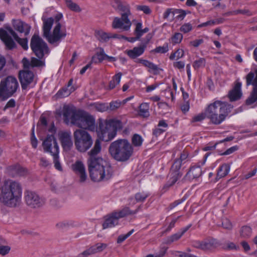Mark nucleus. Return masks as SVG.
Here are the masks:
<instances>
[{"instance_id": "nucleus-1", "label": "nucleus", "mask_w": 257, "mask_h": 257, "mask_svg": "<svg viewBox=\"0 0 257 257\" xmlns=\"http://www.w3.org/2000/svg\"><path fill=\"white\" fill-rule=\"evenodd\" d=\"M233 106L225 101L215 100L206 107L204 113L194 116L191 122H199L205 117L215 125L221 124L230 113Z\"/></svg>"}, {"instance_id": "nucleus-11", "label": "nucleus", "mask_w": 257, "mask_h": 257, "mask_svg": "<svg viewBox=\"0 0 257 257\" xmlns=\"http://www.w3.org/2000/svg\"><path fill=\"white\" fill-rule=\"evenodd\" d=\"M30 47L33 52L39 59H42L45 54H48L49 52L47 43L36 34H34L31 38Z\"/></svg>"}, {"instance_id": "nucleus-12", "label": "nucleus", "mask_w": 257, "mask_h": 257, "mask_svg": "<svg viewBox=\"0 0 257 257\" xmlns=\"http://www.w3.org/2000/svg\"><path fill=\"white\" fill-rule=\"evenodd\" d=\"M26 204L32 208L41 207L45 204L44 199L35 192L27 190L24 193Z\"/></svg>"}, {"instance_id": "nucleus-47", "label": "nucleus", "mask_w": 257, "mask_h": 257, "mask_svg": "<svg viewBox=\"0 0 257 257\" xmlns=\"http://www.w3.org/2000/svg\"><path fill=\"white\" fill-rule=\"evenodd\" d=\"M169 50L168 44L166 43L163 46L156 47L153 51L157 53L164 54L167 52Z\"/></svg>"}, {"instance_id": "nucleus-31", "label": "nucleus", "mask_w": 257, "mask_h": 257, "mask_svg": "<svg viewBox=\"0 0 257 257\" xmlns=\"http://www.w3.org/2000/svg\"><path fill=\"white\" fill-rule=\"evenodd\" d=\"M95 35L96 38L101 42H106L108 41L110 38H116V35L111 36L110 34L105 33L102 30L96 31Z\"/></svg>"}, {"instance_id": "nucleus-52", "label": "nucleus", "mask_w": 257, "mask_h": 257, "mask_svg": "<svg viewBox=\"0 0 257 257\" xmlns=\"http://www.w3.org/2000/svg\"><path fill=\"white\" fill-rule=\"evenodd\" d=\"M92 246L94 248L93 250L95 253L103 250L107 247V244L104 243H97Z\"/></svg>"}, {"instance_id": "nucleus-45", "label": "nucleus", "mask_w": 257, "mask_h": 257, "mask_svg": "<svg viewBox=\"0 0 257 257\" xmlns=\"http://www.w3.org/2000/svg\"><path fill=\"white\" fill-rule=\"evenodd\" d=\"M251 233V228L247 226H243L240 230V235L244 238L250 236Z\"/></svg>"}, {"instance_id": "nucleus-38", "label": "nucleus", "mask_w": 257, "mask_h": 257, "mask_svg": "<svg viewBox=\"0 0 257 257\" xmlns=\"http://www.w3.org/2000/svg\"><path fill=\"white\" fill-rule=\"evenodd\" d=\"M182 237L178 232L173 234L170 236H168L164 240V243L166 244H170L173 242L178 240Z\"/></svg>"}, {"instance_id": "nucleus-23", "label": "nucleus", "mask_w": 257, "mask_h": 257, "mask_svg": "<svg viewBox=\"0 0 257 257\" xmlns=\"http://www.w3.org/2000/svg\"><path fill=\"white\" fill-rule=\"evenodd\" d=\"M73 169L74 172L79 176L80 182H85L87 178V175L85 166L82 162L80 161H76L73 165Z\"/></svg>"}, {"instance_id": "nucleus-41", "label": "nucleus", "mask_w": 257, "mask_h": 257, "mask_svg": "<svg viewBox=\"0 0 257 257\" xmlns=\"http://www.w3.org/2000/svg\"><path fill=\"white\" fill-rule=\"evenodd\" d=\"M206 64V60L204 58H199L198 59L194 61L193 64V67L195 70H198L199 68H203Z\"/></svg>"}, {"instance_id": "nucleus-48", "label": "nucleus", "mask_w": 257, "mask_h": 257, "mask_svg": "<svg viewBox=\"0 0 257 257\" xmlns=\"http://www.w3.org/2000/svg\"><path fill=\"white\" fill-rule=\"evenodd\" d=\"M229 15H237L238 14L247 15L248 16H251V13L246 9L244 10H236L235 11H231L228 13Z\"/></svg>"}, {"instance_id": "nucleus-42", "label": "nucleus", "mask_w": 257, "mask_h": 257, "mask_svg": "<svg viewBox=\"0 0 257 257\" xmlns=\"http://www.w3.org/2000/svg\"><path fill=\"white\" fill-rule=\"evenodd\" d=\"M65 2L67 7L71 11L75 12H79L81 11V9L79 6L76 3L72 2L71 0H65Z\"/></svg>"}, {"instance_id": "nucleus-64", "label": "nucleus", "mask_w": 257, "mask_h": 257, "mask_svg": "<svg viewBox=\"0 0 257 257\" xmlns=\"http://www.w3.org/2000/svg\"><path fill=\"white\" fill-rule=\"evenodd\" d=\"M204 42L203 39H195L190 42V45L194 47H198Z\"/></svg>"}, {"instance_id": "nucleus-39", "label": "nucleus", "mask_w": 257, "mask_h": 257, "mask_svg": "<svg viewBox=\"0 0 257 257\" xmlns=\"http://www.w3.org/2000/svg\"><path fill=\"white\" fill-rule=\"evenodd\" d=\"M183 164L180 162L179 160L176 159L171 166L170 172L171 175H173V173H180V169Z\"/></svg>"}, {"instance_id": "nucleus-17", "label": "nucleus", "mask_w": 257, "mask_h": 257, "mask_svg": "<svg viewBox=\"0 0 257 257\" xmlns=\"http://www.w3.org/2000/svg\"><path fill=\"white\" fill-rule=\"evenodd\" d=\"M34 75L32 71L24 69L19 73V78L22 89H26L33 81Z\"/></svg>"}, {"instance_id": "nucleus-15", "label": "nucleus", "mask_w": 257, "mask_h": 257, "mask_svg": "<svg viewBox=\"0 0 257 257\" xmlns=\"http://www.w3.org/2000/svg\"><path fill=\"white\" fill-rule=\"evenodd\" d=\"M111 5L120 13L121 16L128 18L131 16V7L126 2L122 0H112Z\"/></svg>"}, {"instance_id": "nucleus-22", "label": "nucleus", "mask_w": 257, "mask_h": 257, "mask_svg": "<svg viewBox=\"0 0 257 257\" xmlns=\"http://www.w3.org/2000/svg\"><path fill=\"white\" fill-rule=\"evenodd\" d=\"M101 149L100 142L99 140H96L94 143L93 148L88 153L89 158L88 159V164L92 161L97 162L98 159H102L101 157H97V155L100 153Z\"/></svg>"}, {"instance_id": "nucleus-5", "label": "nucleus", "mask_w": 257, "mask_h": 257, "mask_svg": "<svg viewBox=\"0 0 257 257\" xmlns=\"http://www.w3.org/2000/svg\"><path fill=\"white\" fill-rule=\"evenodd\" d=\"M42 20L43 22V37L50 44L55 46H58L61 40L66 37L67 35L66 31H61V24L57 23L51 33L50 31L54 23V19L52 17L46 18L43 17Z\"/></svg>"}, {"instance_id": "nucleus-25", "label": "nucleus", "mask_w": 257, "mask_h": 257, "mask_svg": "<svg viewBox=\"0 0 257 257\" xmlns=\"http://www.w3.org/2000/svg\"><path fill=\"white\" fill-rule=\"evenodd\" d=\"M202 171L199 166H193L190 168L189 171L184 177L185 180L192 181L199 178L202 175Z\"/></svg>"}, {"instance_id": "nucleus-21", "label": "nucleus", "mask_w": 257, "mask_h": 257, "mask_svg": "<svg viewBox=\"0 0 257 257\" xmlns=\"http://www.w3.org/2000/svg\"><path fill=\"white\" fill-rule=\"evenodd\" d=\"M13 26L15 30L20 33H24L25 36L29 34L31 28L30 25L19 20H13Z\"/></svg>"}, {"instance_id": "nucleus-13", "label": "nucleus", "mask_w": 257, "mask_h": 257, "mask_svg": "<svg viewBox=\"0 0 257 257\" xmlns=\"http://www.w3.org/2000/svg\"><path fill=\"white\" fill-rule=\"evenodd\" d=\"M220 245V242L213 238H207L203 240H194L192 242L193 247L204 251L211 250Z\"/></svg>"}, {"instance_id": "nucleus-29", "label": "nucleus", "mask_w": 257, "mask_h": 257, "mask_svg": "<svg viewBox=\"0 0 257 257\" xmlns=\"http://www.w3.org/2000/svg\"><path fill=\"white\" fill-rule=\"evenodd\" d=\"M168 124L164 119L160 120L158 124L154 129L153 130V135L156 138H158L161 134L164 133L167 130L168 127Z\"/></svg>"}, {"instance_id": "nucleus-24", "label": "nucleus", "mask_w": 257, "mask_h": 257, "mask_svg": "<svg viewBox=\"0 0 257 257\" xmlns=\"http://www.w3.org/2000/svg\"><path fill=\"white\" fill-rule=\"evenodd\" d=\"M141 208V205H140L136 210H131L129 207H125L122 209L113 212V215L118 220L121 218L130 215H134L137 213Z\"/></svg>"}, {"instance_id": "nucleus-44", "label": "nucleus", "mask_w": 257, "mask_h": 257, "mask_svg": "<svg viewBox=\"0 0 257 257\" xmlns=\"http://www.w3.org/2000/svg\"><path fill=\"white\" fill-rule=\"evenodd\" d=\"M93 105L94 108L98 111L104 112L109 110V106L106 103H96Z\"/></svg>"}, {"instance_id": "nucleus-62", "label": "nucleus", "mask_w": 257, "mask_h": 257, "mask_svg": "<svg viewBox=\"0 0 257 257\" xmlns=\"http://www.w3.org/2000/svg\"><path fill=\"white\" fill-rule=\"evenodd\" d=\"M222 225L223 227L226 229L230 230L232 228V225L231 222L227 218L223 219Z\"/></svg>"}, {"instance_id": "nucleus-9", "label": "nucleus", "mask_w": 257, "mask_h": 257, "mask_svg": "<svg viewBox=\"0 0 257 257\" xmlns=\"http://www.w3.org/2000/svg\"><path fill=\"white\" fill-rule=\"evenodd\" d=\"M74 144L76 149L80 152H85L92 145L91 136L85 131L76 130L73 134Z\"/></svg>"}, {"instance_id": "nucleus-54", "label": "nucleus", "mask_w": 257, "mask_h": 257, "mask_svg": "<svg viewBox=\"0 0 257 257\" xmlns=\"http://www.w3.org/2000/svg\"><path fill=\"white\" fill-rule=\"evenodd\" d=\"M193 29V27L190 23H185L181 26L180 28V31L184 33H187L191 31Z\"/></svg>"}, {"instance_id": "nucleus-43", "label": "nucleus", "mask_w": 257, "mask_h": 257, "mask_svg": "<svg viewBox=\"0 0 257 257\" xmlns=\"http://www.w3.org/2000/svg\"><path fill=\"white\" fill-rule=\"evenodd\" d=\"M72 225L73 223L71 221L65 220L57 223L56 226L58 229L64 230L67 229L70 226H72Z\"/></svg>"}, {"instance_id": "nucleus-4", "label": "nucleus", "mask_w": 257, "mask_h": 257, "mask_svg": "<svg viewBox=\"0 0 257 257\" xmlns=\"http://www.w3.org/2000/svg\"><path fill=\"white\" fill-rule=\"evenodd\" d=\"M111 157L118 162H125L134 153V148L127 139H118L111 143L108 148Z\"/></svg>"}, {"instance_id": "nucleus-59", "label": "nucleus", "mask_w": 257, "mask_h": 257, "mask_svg": "<svg viewBox=\"0 0 257 257\" xmlns=\"http://www.w3.org/2000/svg\"><path fill=\"white\" fill-rule=\"evenodd\" d=\"M11 250V247L8 245H0V254L5 255L8 254Z\"/></svg>"}, {"instance_id": "nucleus-7", "label": "nucleus", "mask_w": 257, "mask_h": 257, "mask_svg": "<svg viewBox=\"0 0 257 257\" xmlns=\"http://www.w3.org/2000/svg\"><path fill=\"white\" fill-rule=\"evenodd\" d=\"M12 36L25 50H28V41L27 38H21L11 27L7 28V30L0 29V39L5 44L7 49L9 50H12L16 47V44L12 39Z\"/></svg>"}, {"instance_id": "nucleus-60", "label": "nucleus", "mask_w": 257, "mask_h": 257, "mask_svg": "<svg viewBox=\"0 0 257 257\" xmlns=\"http://www.w3.org/2000/svg\"><path fill=\"white\" fill-rule=\"evenodd\" d=\"M164 94L165 97L168 99H171L172 101H173L174 99V95L173 92L171 89V88H169L166 89L164 91Z\"/></svg>"}, {"instance_id": "nucleus-50", "label": "nucleus", "mask_w": 257, "mask_h": 257, "mask_svg": "<svg viewBox=\"0 0 257 257\" xmlns=\"http://www.w3.org/2000/svg\"><path fill=\"white\" fill-rule=\"evenodd\" d=\"M41 59H37L35 57H33L31 59V66L32 67H41L45 65L44 62L43 61L41 60Z\"/></svg>"}, {"instance_id": "nucleus-32", "label": "nucleus", "mask_w": 257, "mask_h": 257, "mask_svg": "<svg viewBox=\"0 0 257 257\" xmlns=\"http://www.w3.org/2000/svg\"><path fill=\"white\" fill-rule=\"evenodd\" d=\"M253 84L255 85V88H253L249 96L245 101V103L247 105H250L257 100V78Z\"/></svg>"}, {"instance_id": "nucleus-61", "label": "nucleus", "mask_w": 257, "mask_h": 257, "mask_svg": "<svg viewBox=\"0 0 257 257\" xmlns=\"http://www.w3.org/2000/svg\"><path fill=\"white\" fill-rule=\"evenodd\" d=\"M186 199V197L185 196H184L182 198L180 199L177 200L173 202V203H171L169 205V208L170 209H172L177 205H179L180 204L182 203L183 202H184Z\"/></svg>"}, {"instance_id": "nucleus-6", "label": "nucleus", "mask_w": 257, "mask_h": 257, "mask_svg": "<svg viewBox=\"0 0 257 257\" xmlns=\"http://www.w3.org/2000/svg\"><path fill=\"white\" fill-rule=\"evenodd\" d=\"M122 128L121 121L115 119L108 120L99 119V126L97 130L99 139L104 142H108L113 139L118 130Z\"/></svg>"}, {"instance_id": "nucleus-63", "label": "nucleus", "mask_w": 257, "mask_h": 257, "mask_svg": "<svg viewBox=\"0 0 257 257\" xmlns=\"http://www.w3.org/2000/svg\"><path fill=\"white\" fill-rule=\"evenodd\" d=\"M93 249L94 248H93L92 246H91L88 249L84 250L81 253L79 254L78 257H81L82 255L87 256L92 254H94L95 251H94Z\"/></svg>"}, {"instance_id": "nucleus-56", "label": "nucleus", "mask_w": 257, "mask_h": 257, "mask_svg": "<svg viewBox=\"0 0 257 257\" xmlns=\"http://www.w3.org/2000/svg\"><path fill=\"white\" fill-rule=\"evenodd\" d=\"M219 23H220V22L219 21L210 20V21H208L206 22L203 23L200 25H198L197 26V28H201L204 27L212 26L218 24Z\"/></svg>"}, {"instance_id": "nucleus-36", "label": "nucleus", "mask_w": 257, "mask_h": 257, "mask_svg": "<svg viewBox=\"0 0 257 257\" xmlns=\"http://www.w3.org/2000/svg\"><path fill=\"white\" fill-rule=\"evenodd\" d=\"M189 11L186 12L182 9H175L173 10V17L178 20H183L187 14L190 13Z\"/></svg>"}, {"instance_id": "nucleus-58", "label": "nucleus", "mask_w": 257, "mask_h": 257, "mask_svg": "<svg viewBox=\"0 0 257 257\" xmlns=\"http://www.w3.org/2000/svg\"><path fill=\"white\" fill-rule=\"evenodd\" d=\"M32 131L31 137V145L34 148L36 149L37 147L38 141L34 134V126L33 127Z\"/></svg>"}, {"instance_id": "nucleus-46", "label": "nucleus", "mask_w": 257, "mask_h": 257, "mask_svg": "<svg viewBox=\"0 0 257 257\" xmlns=\"http://www.w3.org/2000/svg\"><path fill=\"white\" fill-rule=\"evenodd\" d=\"M222 248L224 249V250H237L239 249V246H237L236 245H235L233 242H227L226 243H225V244H224L222 246Z\"/></svg>"}, {"instance_id": "nucleus-14", "label": "nucleus", "mask_w": 257, "mask_h": 257, "mask_svg": "<svg viewBox=\"0 0 257 257\" xmlns=\"http://www.w3.org/2000/svg\"><path fill=\"white\" fill-rule=\"evenodd\" d=\"M42 145L44 152L50 153L52 156L59 153V146L53 135H48Z\"/></svg>"}, {"instance_id": "nucleus-55", "label": "nucleus", "mask_w": 257, "mask_h": 257, "mask_svg": "<svg viewBox=\"0 0 257 257\" xmlns=\"http://www.w3.org/2000/svg\"><path fill=\"white\" fill-rule=\"evenodd\" d=\"M134 232V229H133L125 234H121V235H119L117 238V243H120L122 242L126 238H127L130 236H131L133 233Z\"/></svg>"}, {"instance_id": "nucleus-30", "label": "nucleus", "mask_w": 257, "mask_h": 257, "mask_svg": "<svg viewBox=\"0 0 257 257\" xmlns=\"http://www.w3.org/2000/svg\"><path fill=\"white\" fill-rule=\"evenodd\" d=\"M118 224V220L113 215L112 212L109 215L106 216L105 221L102 224L103 228H111Z\"/></svg>"}, {"instance_id": "nucleus-3", "label": "nucleus", "mask_w": 257, "mask_h": 257, "mask_svg": "<svg viewBox=\"0 0 257 257\" xmlns=\"http://www.w3.org/2000/svg\"><path fill=\"white\" fill-rule=\"evenodd\" d=\"M88 171L91 179L94 182H105L112 176V169L110 165L103 159L92 161L88 164Z\"/></svg>"}, {"instance_id": "nucleus-27", "label": "nucleus", "mask_w": 257, "mask_h": 257, "mask_svg": "<svg viewBox=\"0 0 257 257\" xmlns=\"http://www.w3.org/2000/svg\"><path fill=\"white\" fill-rule=\"evenodd\" d=\"M146 49L145 46H143L141 44L139 46L135 47L132 49L127 50L126 53L130 58L135 59L143 55Z\"/></svg>"}, {"instance_id": "nucleus-33", "label": "nucleus", "mask_w": 257, "mask_h": 257, "mask_svg": "<svg viewBox=\"0 0 257 257\" xmlns=\"http://www.w3.org/2000/svg\"><path fill=\"white\" fill-rule=\"evenodd\" d=\"M230 166L227 164H224L219 167L217 173L216 180H218L226 176L229 171Z\"/></svg>"}, {"instance_id": "nucleus-37", "label": "nucleus", "mask_w": 257, "mask_h": 257, "mask_svg": "<svg viewBox=\"0 0 257 257\" xmlns=\"http://www.w3.org/2000/svg\"><path fill=\"white\" fill-rule=\"evenodd\" d=\"M150 195L148 192H139L135 195V199L137 202H144Z\"/></svg>"}, {"instance_id": "nucleus-35", "label": "nucleus", "mask_w": 257, "mask_h": 257, "mask_svg": "<svg viewBox=\"0 0 257 257\" xmlns=\"http://www.w3.org/2000/svg\"><path fill=\"white\" fill-rule=\"evenodd\" d=\"M149 104L148 103H143L139 107V115L143 117H148L150 115Z\"/></svg>"}, {"instance_id": "nucleus-16", "label": "nucleus", "mask_w": 257, "mask_h": 257, "mask_svg": "<svg viewBox=\"0 0 257 257\" xmlns=\"http://www.w3.org/2000/svg\"><path fill=\"white\" fill-rule=\"evenodd\" d=\"M59 140L64 151L70 150L73 146L71 134L69 131H60L58 133Z\"/></svg>"}, {"instance_id": "nucleus-53", "label": "nucleus", "mask_w": 257, "mask_h": 257, "mask_svg": "<svg viewBox=\"0 0 257 257\" xmlns=\"http://www.w3.org/2000/svg\"><path fill=\"white\" fill-rule=\"evenodd\" d=\"M53 163L54 164V167L58 171H62V168L61 167V164L60 163L59 159V154H55V155L53 156Z\"/></svg>"}, {"instance_id": "nucleus-34", "label": "nucleus", "mask_w": 257, "mask_h": 257, "mask_svg": "<svg viewBox=\"0 0 257 257\" xmlns=\"http://www.w3.org/2000/svg\"><path fill=\"white\" fill-rule=\"evenodd\" d=\"M144 140L141 136L135 134L133 135L131 139V145L134 147H140L142 146Z\"/></svg>"}, {"instance_id": "nucleus-26", "label": "nucleus", "mask_w": 257, "mask_h": 257, "mask_svg": "<svg viewBox=\"0 0 257 257\" xmlns=\"http://www.w3.org/2000/svg\"><path fill=\"white\" fill-rule=\"evenodd\" d=\"M73 79H70L68 82L66 86L60 89L55 96L57 98H61L69 96L72 92L75 90V88L72 86L73 84Z\"/></svg>"}, {"instance_id": "nucleus-19", "label": "nucleus", "mask_w": 257, "mask_h": 257, "mask_svg": "<svg viewBox=\"0 0 257 257\" xmlns=\"http://www.w3.org/2000/svg\"><path fill=\"white\" fill-rule=\"evenodd\" d=\"M136 63L142 64L144 66L148 68V71L154 75H158L163 69L159 68L158 65L148 60L142 58L137 59L135 60Z\"/></svg>"}, {"instance_id": "nucleus-18", "label": "nucleus", "mask_w": 257, "mask_h": 257, "mask_svg": "<svg viewBox=\"0 0 257 257\" xmlns=\"http://www.w3.org/2000/svg\"><path fill=\"white\" fill-rule=\"evenodd\" d=\"M132 23L128 18L115 17L112 22V26L114 29H119L122 31H127L130 30Z\"/></svg>"}, {"instance_id": "nucleus-20", "label": "nucleus", "mask_w": 257, "mask_h": 257, "mask_svg": "<svg viewBox=\"0 0 257 257\" xmlns=\"http://www.w3.org/2000/svg\"><path fill=\"white\" fill-rule=\"evenodd\" d=\"M79 111L75 110L67 106H64L63 112L64 121L68 123L70 120L71 123L74 124Z\"/></svg>"}, {"instance_id": "nucleus-10", "label": "nucleus", "mask_w": 257, "mask_h": 257, "mask_svg": "<svg viewBox=\"0 0 257 257\" xmlns=\"http://www.w3.org/2000/svg\"><path fill=\"white\" fill-rule=\"evenodd\" d=\"M74 125L83 129L93 132L96 130L94 117L88 113L80 110Z\"/></svg>"}, {"instance_id": "nucleus-57", "label": "nucleus", "mask_w": 257, "mask_h": 257, "mask_svg": "<svg viewBox=\"0 0 257 257\" xmlns=\"http://www.w3.org/2000/svg\"><path fill=\"white\" fill-rule=\"evenodd\" d=\"M188 152L184 151L180 154V157L177 159L182 164H184L188 161Z\"/></svg>"}, {"instance_id": "nucleus-51", "label": "nucleus", "mask_w": 257, "mask_h": 257, "mask_svg": "<svg viewBox=\"0 0 257 257\" xmlns=\"http://www.w3.org/2000/svg\"><path fill=\"white\" fill-rule=\"evenodd\" d=\"M182 174L181 173H173V175H171L170 172L171 178L169 180L170 182V186L174 185L177 180L182 176Z\"/></svg>"}, {"instance_id": "nucleus-2", "label": "nucleus", "mask_w": 257, "mask_h": 257, "mask_svg": "<svg viewBox=\"0 0 257 257\" xmlns=\"http://www.w3.org/2000/svg\"><path fill=\"white\" fill-rule=\"evenodd\" d=\"M22 193V187L18 182L6 180L0 187V203L9 207H16L19 205Z\"/></svg>"}, {"instance_id": "nucleus-40", "label": "nucleus", "mask_w": 257, "mask_h": 257, "mask_svg": "<svg viewBox=\"0 0 257 257\" xmlns=\"http://www.w3.org/2000/svg\"><path fill=\"white\" fill-rule=\"evenodd\" d=\"M126 100H124L123 102L119 100L112 101L109 103L108 105L109 110L110 111H114L119 108L121 104H124Z\"/></svg>"}, {"instance_id": "nucleus-49", "label": "nucleus", "mask_w": 257, "mask_h": 257, "mask_svg": "<svg viewBox=\"0 0 257 257\" xmlns=\"http://www.w3.org/2000/svg\"><path fill=\"white\" fill-rule=\"evenodd\" d=\"M183 39V35L180 33H176L171 37V42L173 44L180 43Z\"/></svg>"}, {"instance_id": "nucleus-8", "label": "nucleus", "mask_w": 257, "mask_h": 257, "mask_svg": "<svg viewBox=\"0 0 257 257\" xmlns=\"http://www.w3.org/2000/svg\"><path fill=\"white\" fill-rule=\"evenodd\" d=\"M17 79L14 76H9L1 80L0 82V98L6 100L12 96L19 87Z\"/></svg>"}, {"instance_id": "nucleus-28", "label": "nucleus", "mask_w": 257, "mask_h": 257, "mask_svg": "<svg viewBox=\"0 0 257 257\" xmlns=\"http://www.w3.org/2000/svg\"><path fill=\"white\" fill-rule=\"evenodd\" d=\"M240 82H237L233 89L230 90L228 94V96L231 101H235L239 99L241 96Z\"/></svg>"}]
</instances>
